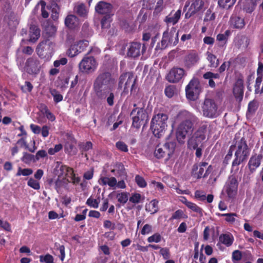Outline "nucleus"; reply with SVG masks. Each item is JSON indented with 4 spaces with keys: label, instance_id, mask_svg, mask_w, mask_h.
<instances>
[{
    "label": "nucleus",
    "instance_id": "nucleus-1",
    "mask_svg": "<svg viewBox=\"0 0 263 263\" xmlns=\"http://www.w3.org/2000/svg\"><path fill=\"white\" fill-rule=\"evenodd\" d=\"M177 119L180 123L176 130V138L179 143H184L186 136L192 133L197 118L193 113L183 110L179 111Z\"/></svg>",
    "mask_w": 263,
    "mask_h": 263
},
{
    "label": "nucleus",
    "instance_id": "nucleus-2",
    "mask_svg": "<svg viewBox=\"0 0 263 263\" xmlns=\"http://www.w3.org/2000/svg\"><path fill=\"white\" fill-rule=\"evenodd\" d=\"M130 88V96L135 98L137 96L139 89L137 83V78L133 72H126L121 74L119 78L118 89H123L121 93V96H125L128 93Z\"/></svg>",
    "mask_w": 263,
    "mask_h": 263
},
{
    "label": "nucleus",
    "instance_id": "nucleus-3",
    "mask_svg": "<svg viewBox=\"0 0 263 263\" xmlns=\"http://www.w3.org/2000/svg\"><path fill=\"white\" fill-rule=\"evenodd\" d=\"M114 82L111 73L107 71H100L93 83V90L96 96L103 97L106 90L112 88Z\"/></svg>",
    "mask_w": 263,
    "mask_h": 263
},
{
    "label": "nucleus",
    "instance_id": "nucleus-4",
    "mask_svg": "<svg viewBox=\"0 0 263 263\" xmlns=\"http://www.w3.org/2000/svg\"><path fill=\"white\" fill-rule=\"evenodd\" d=\"M237 147L235 152V158L232 163L231 172H237L239 170V165L246 161L250 155V149L244 137L236 143Z\"/></svg>",
    "mask_w": 263,
    "mask_h": 263
},
{
    "label": "nucleus",
    "instance_id": "nucleus-5",
    "mask_svg": "<svg viewBox=\"0 0 263 263\" xmlns=\"http://www.w3.org/2000/svg\"><path fill=\"white\" fill-rule=\"evenodd\" d=\"M168 118L167 114L161 112L153 116L151 122V129L156 137L159 138L164 134Z\"/></svg>",
    "mask_w": 263,
    "mask_h": 263
},
{
    "label": "nucleus",
    "instance_id": "nucleus-6",
    "mask_svg": "<svg viewBox=\"0 0 263 263\" xmlns=\"http://www.w3.org/2000/svg\"><path fill=\"white\" fill-rule=\"evenodd\" d=\"M137 104L134 103L133 106L135 107L130 114L132 119V126L137 129L140 128L142 125H144L148 120V114L142 105L140 107H137Z\"/></svg>",
    "mask_w": 263,
    "mask_h": 263
},
{
    "label": "nucleus",
    "instance_id": "nucleus-7",
    "mask_svg": "<svg viewBox=\"0 0 263 263\" xmlns=\"http://www.w3.org/2000/svg\"><path fill=\"white\" fill-rule=\"evenodd\" d=\"M208 127L207 122H201L197 130L187 141L188 147L190 148H195L199 146L205 139V134Z\"/></svg>",
    "mask_w": 263,
    "mask_h": 263
},
{
    "label": "nucleus",
    "instance_id": "nucleus-8",
    "mask_svg": "<svg viewBox=\"0 0 263 263\" xmlns=\"http://www.w3.org/2000/svg\"><path fill=\"white\" fill-rule=\"evenodd\" d=\"M53 46L54 43L49 39H46L39 43L36 52L41 59L48 61L52 56Z\"/></svg>",
    "mask_w": 263,
    "mask_h": 263
},
{
    "label": "nucleus",
    "instance_id": "nucleus-9",
    "mask_svg": "<svg viewBox=\"0 0 263 263\" xmlns=\"http://www.w3.org/2000/svg\"><path fill=\"white\" fill-rule=\"evenodd\" d=\"M201 92V87L199 81L197 78H193L185 87L186 98L191 101H195Z\"/></svg>",
    "mask_w": 263,
    "mask_h": 263
},
{
    "label": "nucleus",
    "instance_id": "nucleus-10",
    "mask_svg": "<svg viewBox=\"0 0 263 263\" xmlns=\"http://www.w3.org/2000/svg\"><path fill=\"white\" fill-rule=\"evenodd\" d=\"M97 67V61L92 56H85L79 64L80 71L86 74L92 73Z\"/></svg>",
    "mask_w": 263,
    "mask_h": 263
},
{
    "label": "nucleus",
    "instance_id": "nucleus-11",
    "mask_svg": "<svg viewBox=\"0 0 263 263\" xmlns=\"http://www.w3.org/2000/svg\"><path fill=\"white\" fill-rule=\"evenodd\" d=\"M178 31L176 32L174 28L170 32L165 31L163 33L161 40V49L168 46H175L178 43Z\"/></svg>",
    "mask_w": 263,
    "mask_h": 263
},
{
    "label": "nucleus",
    "instance_id": "nucleus-12",
    "mask_svg": "<svg viewBox=\"0 0 263 263\" xmlns=\"http://www.w3.org/2000/svg\"><path fill=\"white\" fill-rule=\"evenodd\" d=\"M203 116L209 118H216L218 116L217 106L211 99H205L202 106Z\"/></svg>",
    "mask_w": 263,
    "mask_h": 263
},
{
    "label": "nucleus",
    "instance_id": "nucleus-13",
    "mask_svg": "<svg viewBox=\"0 0 263 263\" xmlns=\"http://www.w3.org/2000/svg\"><path fill=\"white\" fill-rule=\"evenodd\" d=\"M208 163L205 162H202L197 164H195L192 169V176L197 179L206 177L212 171L213 167L209 165L205 171V167Z\"/></svg>",
    "mask_w": 263,
    "mask_h": 263
},
{
    "label": "nucleus",
    "instance_id": "nucleus-14",
    "mask_svg": "<svg viewBox=\"0 0 263 263\" xmlns=\"http://www.w3.org/2000/svg\"><path fill=\"white\" fill-rule=\"evenodd\" d=\"M238 183L234 175L229 176L224 186V190L229 198H234L237 194Z\"/></svg>",
    "mask_w": 263,
    "mask_h": 263
},
{
    "label": "nucleus",
    "instance_id": "nucleus-15",
    "mask_svg": "<svg viewBox=\"0 0 263 263\" xmlns=\"http://www.w3.org/2000/svg\"><path fill=\"white\" fill-rule=\"evenodd\" d=\"M204 2L203 0H194L185 14V18L189 19L194 17L197 13L203 12L205 8Z\"/></svg>",
    "mask_w": 263,
    "mask_h": 263
},
{
    "label": "nucleus",
    "instance_id": "nucleus-16",
    "mask_svg": "<svg viewBox=\"0 0 263 263\" xmlns=\"http://www.w3.org/2000/svg\"><path fill=\"white\" fill-rule=\"evenodd\" d=\"M185 75V72L183 68L174 67L167 73L166 79L169 82L176 83L180 82Z\"/></svg>",
    "mask_w": 263,
    "mask_h": 263
},
{
    "label": "nucleus",
    "instance_id": "nucleus-17",
    "mask_svg": "<svg viewBox=\"0 0 263 263\" xmlns=\"http://www.w3.org/2000/svg\"><path fill=\"white\" fill-rule=\"evenodd\" d=\"M146 49V46L145 44H143L141 46V44L139 42H132L128 49L127 55L128 57L132 58H137L140 54H143Z\"/></svg>",
    "mask_w": 263,
    "mask_h": 263
},
{
    "label": "nucleus",
    "instance_id": "nucleus-18",
    "mask_svg": "<svg viewBox=\"0 0 263 263\" xmlns=\"http://www.w3.org/2000/svg\"><path fill=\"white\" fill-rule=\"evenodd\" d=\"M25 68L30 74H37L41 68V64L37 58L32 57L28 58L25 63Z\"/></svg>",
    "mask_w": 263,
    "mask_h": 263
},
{
    "label": "nucleus",
    "instance_id": "nucleus-19",
    "mask_svg": "<svg viewBox=\"0 0 263 263\" xmlns=\"http://www.w3.org/2000/svg\"><path fill=\"white\" fill-rule=\"evenodd\" d=\"M243 79L242 76L237 79L233 89V95L237 101L241 102L243 97Z\"/></svg>",
    "mask_w": 263,
    "mask_h": 263
},
{
    "label": "nucleus",
    "instance_id": "nucleus-20",
    "mask_svg": "<svg viewBox=\"0 0 263 263\" xmlns=\"http://www.w3.org/2000/svg\"><path fill=\"white\" fill-rule=\"evenodd\" d=\"M229 24L231 28L237 30H241L246 26L245 18L234 14L231 16Z\"/></svg>",
    "mask_w": 263,
    "mask_h": 263
},
{
    "label": "nucleus",
    "instance_id": "nucleus-21",
    "mask_svg": "<svg viewBox=\"0 0 263 263\" xmlns=\"http://www.w3.org/2000/svg\"><path fill=\"white\" fill-rule=\"evenodd\" d=\"M112 9L113 6L111 4L104 1L98 2L95 7L96 11L98 13L104 15H113L112 13Z\"/></svg>",
    "mask_w": 263,
    "mask_h": 263
},
{
    "label": "nucleus",
    "instance_id": "nucleus-22",
    "mask_svg": "<svg viewBox=\"0 0 263 263\" xmlns=\"http://www.w3.org/2000/svg\"><path fill=\"white\" fill-rule=\"evenodd\" d=\"M199 60L198 53L192 51L186 55L184 59V64L186 68H190L195 65Z\"/></svg>",
    "mask_w": 263,
    "mask_h": 263
},
{
    "label": "nucleus",
    "instance_id": "nucleus-23",
    "mask_svg": "<svg viewBox=\"0 0 263 263\" xmlns=\"http://www.w3.org/2000/svg\"><path fill=\"white\" fill-rule=\"evenodd\" d=\"M262 154L257 155L255 154L251 157L248 163V166L250 173H254L257 168H258L262 159Z\"/></svg>",
    "mask_w": 263,
    "mask_h": 263
},
{
    "label": "nucleus",
    "instance_id": "nucleus-24",
    "mask_svg": "<svg viewBox=\"0 0 263 263\" xmlns=\"http://www.w3.org/2000/svg\"><path fill=\"white\" fill-rule=\"evenodd\" d=\"M42 26L46 37H52L55 35L57 32V28L50 22L46 21L42 23Z\"/></svg>",
    "mask_w": 263,
    "mask_h": 263
},
{
    "label": "nucleus",
    "instance_id": "nucleus-25",
    "mask_svg": "<svg viewBox=\"0 0 263 263\" xmlns=\"http://www.w3.org/2000/svg\"><path fill=\"white\" fill-rule=\"evenodd\" d=\"M41 30L39 27L34 24L30 25L29 28V42L35 43L41 35Z\"/></svg>",
    "mask_w": 263,
    "mask_h": 263
},
{
    "label": "nucleus",
    "instance_id": "nucleus-26",
    "mask_svg": "<svg viewBox=\"0 0 263 263\" xmlns=\"http://www.w3.org/2000/svg\"><path fill=\"white\" fill-rule=\"evenodd\" d=\"M203 78L204 79L208 80V85L212 88H214L216 86V83L214 80H217L220 79V74L218 73H213L211 71H208L204 73L203 74Z\"/></svg>",
    "mask_w": 263,
    "mask_h": 263
},
{
    "label": "nucleus",
    "instance_id": "nucleus-27",
    "mask_svg": "<svg viewBox=\"0 0 263 263\" xmlns=\"http://www.w3.org/2000/svg\"><path fill=\"white\" fill-rule=\"evenodd\" d=\"M79 24V18L74 15H68L65 19V25L69 29H75Z\"/></svg>",
    "mask_w": 263,
    "mask_h": 263
},
{
    "label": "nucleus",
    "instance_id": "nucleus-28",
    "mask_svg": "<svg viewBox=\"0 0 263 263\" xmlns=\"http://www.w3.org/2000/svg\"><path fill=\"white\" fill-rule=\"evenodd\" d=\"M181 10L178 9L177 11L173 14L172 12L170 14L166 16L164 19V22L167 24L175 25L177 24L181 16Z\"/></svg>",
    "mask_w": 263,
    "mask_h": 263
},
{
    "label": "nucleus",
    "instance_id": "nucleus-29",
    "mask_svg": "<svg viewBox=\"0 0 263 263\" xmlns=\"http://www.w3.org/2000/svg\"><path fill=\"white\" fill-rule=\"evenodd\" d=\"M104 96L102 97L100 96H96L98 99L101 100H106L107 104L109 106H112L114 105V100L115 99V95L114 92L112 91V88L110 89L106 90V93Z\"/></svg>",
    "mask_w": 263,
    "mask_h": 263
},
{
    "label": "nucleus",
    "instance_id": "nucleus-30",
    "mask_svg": "<svg viewBox=\"0 0 263 263\" xmlns=\"http://www.w3.org/2000/svg\"><path fill=\"white\" fill-rule=\"evenodd\" d=\"M176 146V143L175 141L168 140L166 141L163 145L164 149L166 151L167 154V158L166 160H168L173 154L175 147Z\"/></svg>",
    "mask_w": 263,
    "mask_h": 263
},
{
    "label": "nucleus",
    "instance_id": "nucleus-31",
    "mask_svg": "<svg viewBox=\"0 0 263 263\" xmlns=\"http://www.w3.org/2000/svg\"><path fill=\"white\" fill-rule=\"evenodd\" d=\"M219 241L229 247L233 244L234 238L233 235L230 233L221 234L219 237Z\"/></svg>",
    "mask_w": 263,
    "mask_h": 263
},
{
    "label": "nucleus",
    "instance_id": "nucleus-32",
    "mask_svg": "<svg viewBox=\"0 0 263 263\" xmlns=\"http://www.w3.org/2000/svg\"><path fill=\"white\" fill-rule=\"evenodd\" d=\"M99 181L101 182L100 183L103 185L107 184L110 187H114L117 185V179L114 177L110 178L102 177Z\"/></svg>",
    "mask_w": 263,
    "mask_h": 263
},
{
    "label": "nucleus",
    "instance_id": "nucleus-33",
    "mask_svg": "<svg viewBox=\"0 0 263 263\" xmlns=\"http://www.w3.org/2000/svg\"><path fill=\"white\" fill-rule=\"evenodd\" d=\"M207 60L209 62V66L212 68H216L219 65V60L216 56L213 53L208 51L206 52Z\"/></svg>",
    "mask_w": 263,
    "mask_h": 263
},
{
    "label": "nucleus",
    "instance_id": "nucleus-34",
    "mask_svg": "<svg viewBox=\"0 0 263 263\" xmlns=\"http://www.w3.org/2000/svg\"><path fill=\"white\" fill-rule=\"evenodd\" d=\"M65 152L71 156L74 155L77 153V149L74 145L71 142H66L64 145Z\"/></svg>",
    "mask_w": 263,
    "mask_h": 263
},
{
    "label": "nucleus",
    "instance_id": "nucleus-35",
    "mask_svg": "<svg viewBox=\"0 0 263 263\" xmlns=\"http://www.w3.org/2000/svg\"><path fill=\"white\" fill-rule=\"evenodd\" d=\"M70 170L71 167H70L64 165H61L60 166L56 167L55 171L56 172V175L58 176L59 178H60L63 176L67 175L68 170Z\"/></svg>",
    "mask_w": 263,
    "mask_h": 263
},
{
    "label": "nucleus",
    "instance_id": "nucleus-36",
    "mask_svg": "<svg viewBox=\"0 0 263 263\" xmlns=\"http://www.w3.org/2000/svg\"><path fill=\"white\" fill-rule=\"evenodd\" d=\"M50 8L51 9V17L54 21H57L59 18V8L57 3L49 2Z\"/></svg>",
    "mask_w": 263,
    "mask_h": 263
},
{
    "label": "nucleus",
    "instance_id": "nucleus-37",
    "mask_svg": "<svg viewBox=\"0 0 263 263\" xmlns=\"http://www.w3.org/2000/svg\"><path fill=\"white\" fill-rule=\"evenodd\" d=\"M216 215L218 217H226L225 220L230 223H233L236 220L235 217L237 216V214L235 213H217Z\"/></svg>",
    "mask_w": 263,
    "mask_h": 263
},
{
    "label": "nucleus",
    "instance_id": "nucleus-38",
    "mask_svg": "<svg viewBox=\"0 0 263 263\" xmlns=\"http://www.w3.org/2000/svg\"><path fill=\"white\" fill-rule=\"evenodd\" d=\"M184 203L189 209H191V210L197 213L202 215V209L199 206H198L196 204L191 201H187L186 199H185V201L184 202Z\"/></svg>",
    "mask_w": 263,
    "mask_h": 263
},
{
    "label": "nucleus",
    "instance_id": "nucleus-39",
    "mask_svg": "<svg viewBox=\"0 0 263 263\" xmlns=\"http://www.w3.org/2000/svg\"><path fill=\"white\" fill-rule=\"evenodd\" d=\"M47 2L44 0H41L40 4L41 6V15L44 18H46L49 16V13L48 10H49L50 5L46 6Z\"/></svg>",
    "mask_w": 263,
    "mask_h": 263
},
{
    "label": "nucleus",
    "instance_id": "nucleus-40",
    "mask_svg": "<svg viewBox=\"0 0 263 263\" xmlns=\"http://www.w3.org/2000/svg\"><path fill=\"white\" fill-rule=\"evenodd\" d=\"M158 202L156 200H152L148 204L146 205V210L152 213H155L158 211Z\"/></svg>",
    "mask_w": 263,
    "mask_h": 263
},
{
    "label": "nucleus",
    "instance_id": "nucleus-41",
    "mask_svg": "<svg viewBox=\"0 0 263 263\" xmlns=\"http://www.w3.org/2000/svg\"><path fill=\"white\" fill-rule=\"evenodd\" d=\"M50 92L53 97V101L55 103H58L63 100V96L57 89H51L50 90Z\"/></svg>",
    "mask_w": 263,
    "mask_h": 263
},
{
    "label": "nucleus",
    "instance_id": "nucleus-42",
    "mask_svg": "<svg viewBox=\"0 0 263 263\" xmlns=\"http://www.w3.org/2000/svg\"><path fill=\"white\" fill-rule=\"evenodd\" d=\"M236 0H219L218 5L223 8L229 9L234 5Z\"/></svg>",
    "mask_w": 263,
    "mask_h": 263
},
{
    "label": "nucleus",
    "instance_id": "nucleus-43",
    "mask_svg": "<svg viewBox=\"0 0 263 263\" xmlns=\"http://www.w3.org/2000/svg\"><path fill=\"white\" fill-rule=\"evenodd\" d=\"M21 160L26 164H29L31 162H36L34 156L26 152L23 153V156L21 158Z\"/></svg>",
    "mask_w": 263,
    "mask_h": 263
},
{
    "label": "nucleus",
    "instance_id": "nucleus-44",
    "mask_svg": "<svg viewBox=\"0 0 263 263\" xmlns=\"http://www.w3.org/2000/svg\"><path fill=\"white\" fill-rule=\"evenodd\" d=\"M79 53H80L78 50L77 46L75 45L74 43L70 46L66 52L67 55L71 58L74 57Z\"/></svg>",
    "mask_w": 263,
    "mask_h": 263
},
{
    "label": "nucleus",
    "instance_id": "nucleus-45",
    "mask_svg": "<svg viewBox=\"0 0 263 263\" xmlns=\"http://www.w3.org/2000/svg\"><path fill=\"white\" fill-rule=\"evenodd\" d=\"M258 107V103L257 100H253L248 104V112L250 114L255 113Z\"/></svg>",
    "mask_w": 263,
    "mask_h": 263
},
{
    "label": "nucleus",
    "instance_id": "nucleus-46",
    "mask_svg": "<svg viewBox=\"0 0 263 263\" xmlns=\"http://www.w3.org/2000/svg\"><path fill=\"white\" fill-rule=\"evenodd\" d=\"M187 218V215L185 214L183 211L181 210H177L172 215L170 218V220L179 219H186Z\"/></svg>",
    "mask_w": 263,
    "mask_h": 263
},
{
    "label": "nucleus",
    "instance_id": "nucleus-47",
    "mask_svg": "<svg viewBox=\"0 0 263 263\" xmlns=\"http://www.w3.org/2000/svg\"><path fill=\"white\" fill-rule=\"evenodd\" d=\"M112 15H104L101 19V24L102 28H108L110 27V23L111 22V16Z\"/></svg>",
    "mask_w": 263,
    "mask_h": 263
},
{
    "label": "nucleus",
    "instance_id": "nucleus-48",
    "mask_svg": "<svg viewBox=\"0 0 263 263\" xmlns=\"http://www.w3.org/2000/svg\"><path fill=\"white\" fill-rule=\"evenodd\" d=\"M77 46L79 53L83 52L88 45V41L87 40H81L74 43Z\"/></svg>",
    "mask_w": 263,
    "mask_h": 263
},
{
    "label": "nucleus",
    "instance_id": "nucleus-49",
    "mask_svg": "<svg viewBox=\"0 0 263 263\" xmlns=\"http://www.w3.org/2000/svg\"><path fill=\"white\" fill-rule=\"evenodd\" d=\"M231 34V31L229 30H227L223 34L219 33L217 35L216 39L219 42H223L225 44L227 42L228 37Z\"/></svg>",
    "mask_w": 263,
    "mask_h": 263
},
{
    "label": "nucleus",
    "instance_id": "nucleus-50",
    "mask_svg": "<svg viewBox=\"0 0 263 263\" xmlns=\"http://www.w3.org/2000/svg\"><path fill=\"white\" fill-rule=\"evenodd\" d=\"M128 193L127 192H122L117 195L118 201L122 204L127 202L128 199Z\"/></svg>",
    "mask_w": 263,
    "mask_h": 263
},
{
    "label": "nucleus",
    "instance_id": "nucleus-51",
    "mask_svg": "<svg viewBox=\"0 0 263 263\" xmlns=\"http://www.w3.org/2000/svg\"><path fill=\"white\" fill-rule=\"evenodd\" d=\"M79 148L82 153L87 152L92 148V143L90 141L81 143L79 144Z\"/></svg>",
    "mask_w": 263,
    "mask_h": 263
},
{
    "label": "nucleus",
    "instance_id": "nucleus-52",
    "mask_svg": "<svg viewBox=\"0 0 263 263\" xmlns=\"http://www.w3.org/2000/svg\"><path fill=\"white\" fill-rule=\"evenodd\" d=\"M33 173V171L31 168H24L22 169L21 167H19L18 171L16 174V176H28L31 175Z\"/></svg>",
    "mask_w": 263,
    "mask_h": 263
},
{
    "label": "nucleus",
    "instance_id": "nucleus-53",
    "mask_svg": "<svg viewBox=\"0 0 263 263\" xmlns=\"http://www.w3.org/2000/svg\"><path fill=\"white\" fill-rule=\"evenodd\" d=\"M162 237L159 233H155L147 238V241L149 243H158L161 241Z\"/></svg>",
    "mask_w": 263,
    "mask_h": 263
},
{
    "label": "nucleus",
    "instance_id": "nucleus-54",
    "mask_svg": "<svg viewBox=\"0 0 263 263\" xmlns=\"http://www.w3.org/2000/svg\"><path fill=\"white\" fill-rule=\"evenodd\" d=\"M100 202V199H93L91 197L87 199L86 204L91 208H98L99 203Z\"/></svg>",
    "mask_w": 263,
    "mask_h": 263
},
{
    "label": "nucleus",
    "instance_id": "nucleus-55",
    "mask_svg": "<svg viewBox=\"0 0 263 263\" xmlns=\"http://www.w3.org/2000/svg\"><path fill=\"white\" fill-rule=\"evenodd\" d=\"M155 156L158 159H161L167 155L166 151L164 148H160L157 146L154 152Z\"/></svg>",
    "mask_w": 263,
    "mask_h": 263
},
{
    "label": "nucleus",
    "instance_id": "nucleus-56",
    "mask_svg": "<svg viewBox=\"0 0 263 263\" xmlns=\"http://www.w3.org/2000/svg\"><path fill=\"white\" fill-rule=\"evenodd\" d=\"M176 90V87L174 85H169L165 87L164 92L165 95L169 98L173 97Z\"/></svg>",
    "mask_w": 263,
    "mask_h": 263
},
{
    "label": "nucleus",
    "instance_id": "nucleus-57",
    "mask_svg": "<svg viewBox=\"0 0 263 263\" xmlns=\"http://www.w3.org/2000/svg\"><path fill=\"white\" fill-rule=\"evenodd\" d=\"M135 181L139 187H145L147 185V183L144 178L139 175L135 176Z\"/></svg>",
    "mask_w": 263,
    "mask_h": 263
},
{
    "label": "nucleus",
    "instance_id": "nucleus-58",
    "mask_svg": "<svg viewBox=\"0 0 263 263\" xmlns=\"http://www.w3.org/2000/svg\"><path fill=\"white\" fill-rule=\"evenodd\" d=\"M242 257V254L240 251L236 250L233 252L232 255V261L236 263V261H240Z\"/></svg>",
    "mask_w": 263,
    "mask_h": 263
},
{
    "label": "nucleus",
    "instance_id": "nucleus-59",
    "mask_svg": "<svg viewBox=\"0 0 263 263\" xmlns=\"http://www.w3.org/2000/svg\"><path fill=\"white\" fill-rule=\"evenodd\" d=\"M262 81V75L257 76V77L256 79L255 84V93L256 94L259 93L260 94V86Z\"/></svg>",
    "mask_w": 263,
    "mask_h": 263
},
{
    "label": "nucleus",
    "instance_id": "nucleus-60",
    "mask_svg": "<svg viewBox=\"0 0 263 263\" xmlns=\"http://www.w3.org/2000/svg\"><path fill=\"white\" fill-rule=\"evenodd\" d=\"M141 198V195L139 193H134L129 197V201L136 204L140 202Z\"/></svg>",
    "mask_w": 263,
    "mask_h": 263
},
{
    "label": "nucleus",
    "instance_id": "nucleus-61",
    "mask_svg": "<svg viewBox=\"0 0 263 263\" xmlns=\"http://www.w3.org/2000/svg\"><path fill=\"white\" fill-rule=\"evenodd\" d=\"M215 18V15L214 13H212V10L209 9H208L205 15L204 18V22H209L214 20Z\"/></svg>",
    "mask_w": 263,
    "mask_h": 263
},
{
    "label": "nucleus",
    "instance_id": "nucleus-62",
    "mask_svg": "<svg viewBox=\"0 0 263 263\" xmlns=\"http://www.w3.org/2000/svg\"><path fill=\"white\" fill-rule=\"evenodd\" d=\"M116 146L118 148V149L124 152H128V147L127 145L123 141H118L116 143Z\"/></svg>",
    "mask_w": 263,
    "mask_h": 263
},
{
    "label": "nucleus",
    "instance_id": "nucleus-63",
    "mask_svg": "<svg viewBox=\"0 0 263 263\" xmlns=\"http://www.w3.org/2000/svg\"><path fill=\"white\" fill-rule=\"evenodd\" d=\"M159 253L162 256L164 259H168L170 257V252L168 248L166 247L161 248Z\"/></svg>",
    "mask_w": 263,
    "mask_h": 263
},
{
    "label": "nucleus",
    "instance_id": "nucleus-64",
    "mask_svg": "<svg viewBox=\"0 0 263 263\" xmlns=\"http://www.w3.org/2000/svg\"><path fill=\"white\" fill-rule=\"evenodd\" d=\"M75 9L77 13L80 16H83L86 14L85 7L83 4L79 5Z\"/></svg>",
    "mask_w": 263,
    "mask_h": 263
}]
</instances>
